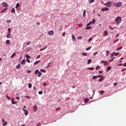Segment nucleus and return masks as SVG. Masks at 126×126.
<instances>
[{
  "label": "nucleus",
  "instance_id": "1",
  "mask_svg": "<svg viewBox=\"0 0 126 126\" xmlns=\"http://www.w3.org/2000/svg\"><path fill=\"white\" fill-rule=\"evenodd\" d=\"M115 21L117 23V24H120L121 22H122V18H120V17H117Z\"/></svg>",
  "mask_w": 126,
  "mask_h": 126
},
{
  "label": "nucleus",
  "instance_id": "2",
  "mask_svg": "<svg viewBox=\"0 0 126 126\" xmlns=\"http://www.w3.org/2000/svg\"><path fill=\"white\" fill-rule=\"evenodd\" d=\"M34 73H35V74H36V75L38 74V77H41V76L42 75V72L39 71L38 69L35 70V72H34Z\"/></svg>",
  "mask_w": 126,
  "mask_h": 126
},
{
  "label": "nucleus",
  "instance_id": "3",
  "mask_svg": "<svg viewBox=\"0 0 126 126\" xmlns=\"http://www.w3.org/2000/svg\"><path fill=\"white\" fill-rule=\"evenodd\" d=\"M112 3H113V2L111 1H108L105 4H104V5L107 7H110V6H112Z\"/></svg>",
  "mask_w": 126,
  "mask_h": 126
},
{
  "label": "nucleus",
  "instance_id": "4",
  "mask_svg": "<svg viewBox=\"0 0 126 126\" xmlns=\"http://www.w3.org/2000/svg\"><path fill=\"white\" fill-rule=\"evenodd\" d=\"M122 4H123V2H118L116 3V7H121V6H122Z\"/></svg>",
  "mask_w": 126,
  "mask_h": 126
},
{
  "label": "nucleus",
  "instance_id": "5",
  "mask_svg": "<svg viewBox=\"0 0 126 126\" xmlns=\"http://www.w3.org/2000/svg\"><path fill=\"white\" fill-rule=\"evenodd\" d=\"M22 110H23L24 114L25 116H27L28 115V110H25L24 108H22Z\"/></svg>",
  "mask_w": 126,
  "mask_h": 126
},
{
  "label": "nucleus",
  "instance_id": "6",
  "mask_svg": "<svg viewBox=\"0 0 126 126\" xmlns=\"http://www.w3.org/2000/svg\"><path fill=\"white\" fill-rule=\"evenodd\" d=\"M2 4L4 7H6V8L8 7V4H7V3H6V2H3Z\"/></svg>",
  "mask_w": 126,
  "mask_h": 126
},
{
  "label": "nucleus",
  "instance_id": "7",
  "mask_svg": "<svg viewBox=\"0 0 126 126\" xmlns=\"http://www.w3.org/2000/svg\"><path fill=\"white\" fill-rule=\"evenodd\" d=\"M100 63H103L104 65H107V64L109 63V62H108V61H101Z\"/></svg>",
  "mask_w": 126,
  "mask_h": 126
},
{
  "label": "nucleus",
  "instance_id": "8",
  "mask_svg": "<svg viewBox=\"0 0 126 126\" xmlns=\"http://www.w3.org/2000/svg\"><path fill=\"white\" fill-rule=\"evenodd\" d=\"M48 35H49L50 36H52L53 35V34H54V31L51 30L50 31H49L48 32Z\"/></svg>",
  "mask_w": 126,
  "mask_h": 126
},
{
  "label": "nucleus",
  "instance_id": "9",
  "mask_svg": "<svg viewBox=\"0 0 126 126\" xmlns=\"http://www.w3.org/2000/svg\"><path fill=\"white\" fill-rule=\"evenodd\" d=\"M109 8L108 7H103L101 9V11H108Z\"/></svg>",
  "mask_w": 126,
  "mask_h": 126
},
{
  "label": "nucleus",
  "instance_id": "10",
  "mask_svg": "<svg viewBox=\"0 0 126 126\" xmlns=\"http://www.w3.org/2000/svg\"><path fill=\"white\" fill-rule=\"evenodd\" d=\"M11 103L13 105H15V104H17V102H14V98H13V97L11 98Z\"/></svg>",
  "mask_w": 126,
  "mask_h": 126
},
{
  "label": "nucleus",
  "instance_id": "11",
  "mask_svg": "<svg viewBox=\"0 0 126 126\" xmlns=\"http://www.w3.org/2000/svg\"><path fill=\"white\" fill-rule=\"evenodd\" d=\"M72 41H73V42H75V41H76V38H75L74 34L72 35Z\"/></svg>",
  "mask_w": 126,
  "mask_h": 126
},
{
  "label": "nucleus",
  "instance_id": "12",
  "mask_svg": "<svg viewBox=\"0 0 126 126\" xmlns=\"http://www.w3.org/2000/svg\"><path fill=\"white\" fill-rule=\"evenodd\" d=\"M6 38H11V34H10V33H8L7 34Z\"/></svg>",
  "mask_w": 126,
  "mask_h": 126
},
{
  "label": "nucleus",
  "instance_id": "13",
  "mask_svg": "<svg viewBox=\"0 0 126 126\" xmlns=\"http://www.w3.org/2000/svg\"><path fill=\"white\" fill-rule=\"evenodd\" d=\"M104 78H105V77H103L102 78H100L98 79V82H101V81H103L104 80Z\"/></svg>",
  "mask_w": 126,
  "mask_h": 126
},
{
  "label": "nucleus",
  "instance_id": "14",
  "mask_svg": "<svg viewBox=\"0 0 126 126\" xmlns=\"http://www.w3.org/2000/svg\"><path fill=\"white\" fill-rule=\"evenodd\" d=\"M40 62H41V61H40V60L35 61L34 63V65H37V64H38V63H40Z\"/></svg>",
  "mask_w": 126,
  "mask_h": 126
},
{
  "label": "nucleus",
  "instance_id": "15",
  "mask_svg": "<svg viewBox=\"0 0 126 126\" xmlns=\"http://www.w3.org/2000/svg\"><path fill=\"white\" fill-rule=\"evenodd\" d=\"M103 33L104 34V36H108V31L107 30L104 31Z\"/></svg>",
  "mask_w": 126,
  "mask_h": 126
},
{
  "label": "nucleus",
  "instance_id": "16",
  "mask_svg": "<svg viewBox=\"0 0 126 126\" xmlns=\"http://www.w3.org/2000/svg\"><path fill=\"white\" fill-rule=\"evenodd\" d=\"M26 63V61L25 60H23L21 62V64H25Z\"/></svg>",
  "mask_w": 126,
  "mask_h": 126
},
{
  "label": "nucleus",
  "instance_id": "17",
  "mask_svg": "<svg viewBox=\"0 0 126 126\" xmlns=\"http://www.w3.org/2000/svg\"><path fill=\"white\" fill-rule=\"evenodd\" d=\"M6 44H7V45H9L10 44V40H6Z\"/></svg>",
  "mask_w": 126,
  "mask_h": 126
},
{
  "label": "nucleus",
  "instance_id": "18",
  "mask_svg": "<svg viewBox=\"0 0 126 126\" xmlns=\"http://www.w3.org/2000/svg\"><path fill=\"white\" fill-rule=\"evenodd\" d=\"M110 69H112V67L111 66H108L107 68V69H106V71L108 72V71H110Z\"/></svg>",
  "mask_w": 126,
  "mask_h": 126
},
{
  "label": "nucleus",
  "instance_id": "19",
  "mask_svg": "<svg viewBox=\"0 0 126 126\" xmlns=\"http://www.w3.org/2000/svg\"><path fill=\"white\" fill-rule=\"evenodd\" d=\"M91 28H92V27H91V26H87V27H86L85 28V29L86 30H90V29H91Z\"/></svg>",
  "mask_w": 126,
  "mask_h": 126
},
{
  "label": "nucleus",
  "instance_id": "20",
  "mask_svg": "<svg viewBox=\"0 0 126 126\" xmlns=\"http://www.w3.org/2000/svg\"><path fill=\"white\" fill-rule=\"evenodd\" d=\"M99 94H100V95H103V94H104V93H105V91H100L99 92Z\"/></svg>",
  "mask_w": 126,
  "mask_h": 126
},
{
  "label": "nucleus",
  "instance_id": "21",
  "mask_svg": "<svg viewBox=\"0 0 126 126\" xmlns=\"http://www.w3.org/2000/svg\"><path fill=\"white\" fill-rule=\"evenodd\" d=\"M11 13H15V9L14 8H13L11 10Z\"/></svg>",
  "mask_w": 126,
  "mask_h": 126
},
{
  "label": "nucleus",
  "instance_id": "22",
  "mask_svg": "<svg viewBox=\"0 0 126 126\" xmlns=\"http://www.w3.org/2000/svg\"><path fill=\"white\" fill-rule=\"evenodd\" d=\"M89 102V98H85L84 100L85 103H88Z\"/></svg>",
  "mask_w": 126,
  "mask_h": 126
},
{
  "label": "nucleus",
  "instance_id": "23",
  "mask_svg": "<svg viewBox=\"0 0 126 126\" xmlns=\"http://www.w3.org/2000/svg\"><path fill=\"white\" fill-rule=\"evenodd\" d=\"M37 106L35 105L33 107V111H34V112H36V111H37Z\"/></svg>",
  "mask_w": 126,
  "mask_h": 126
},
{
  "label": "nucleus",
  "instance_id": "24",
  "mask_svg": "<svg viewBox=\"0 0 126 126\" xmlns=\"http://www.w3.org/2000/svg\"><path fill=\"white\" fill-rule=\"evenodd\" d=\"M20 66H21V65H20V64H19L18 65L16 66V68L17 69H20Z\"/></svg>",
  "mask_w": 126,
  "mask_h": 126
},
{
  "label": "nucleus",
  "instance_id": "25",
  "mask_svg": "<svg viewBox=\"0 0 126 126\" xmlns=\"http://www.w3.org/2000/svg\"><path fill=\"white\" fill-rule=\"evenodd\" d=\"M81 55L82 56H84L85 57H87V53H85V52H84V53H82L81 54Z\"/></svg>",
  "mask_w": 126,
  "mask_h": 126
},
{
  "label": "nucleus",
  "instance_id": "26",
  "mask_svg": "<svg viewBox=\"0 0 126 126\" xmlns=\"http://www.w3.org/2000/svg\"><path fill=\"white\" fill-rule=\"evenodd\" d=\"M28 87H29V88L31 89V88H32V84L31 83H29L28 84Z\"/></svg>",
  "mask_w": 126,
  "mask_h": 126
},
{
  "label": "nucleus",
  "instance_id": "27",
  "mask_svg": "<svg viewBox=\"0 0 126 126\" xmlns=\"http://www.w3.org/2000/svg\"><path fill=\"white\" fill-rule=\"evenodd\" d=\"M15 56V53H13L12 55L10 56V58H11V59H12V58H14Z\"/></svg>",
  "mask_w": 126,
  "mask_h": 126
},
{
  "label": "nucleus",
  "instance_id": "28",
  "mask_svg": "<svg viewBox=\"0 0 126 126\" xmlns=\"http://www.w3.org/2000/svg\"><path fill=\"white\" fill-rule=\"evenodd\" d=\"M26 57L27 58V59H29L30 60V59H31V57H30V56L28 55H26Z\"/></svg>",
  "mask_w": 126,
  "mask_h": 126
},
{
  "label": "nucleus",
  "instance_id": "29",
  "mask_svg": "<svg viewBox=\"0 0 126 126\" xmlns=\"http://www.w3.org/2000/svg\"><path fill=\"white\" fill-rule=\"evenodd\" d=\"M86 13V10H84V11H83V17H85V16H86V15H85Z\"/></svg>",
  "mask_w": 126,
  "mask_h": 126
},
{
  "label": "nucleus",
  "instance_id": "30",
  "mask_svg": "<svg viewBox=\"0 0 126 126\" xmlns=\"http://www.w3.org/2000/svg\"><path fill=\"white\" fill-rule=\"evenodd\" d=\"M7 122H3V124H2V126H7Z\"/></svg>",
  "mask_w": 126,
  "mask_h": 126
},
{
  "label": "nucleus",
  "instance_id": "31",
  "mask_svg": "<svg viewBox=\"0 0 126 126\" xmlns=\"http://www.w3.org/2000/svg\"><path fill=\"white\" fill-rule=\"evenodd\" d=\"M119 54H120V53H116V52H113L112 53V54L113 55V56H118V55H119Z\"/></svg>",
  "mask_w": 126,
  "mask_h": 126
},
{
  "label": "nucleus",
  "instance_id": "32",
  "mask_svg": "<svg viewBox=\"0 0 126 126\" xmlns=\"http://www.w3.org/2000/svg\"><path fill=\"white\" fill-rule=\"evenodd\" d=\"M93 92L94 93L93 94L92 97L90 98L91 99H93V96H94V94H95V91L93 90Z\"/></svg>",
  "mask_w": 126,
  "mask_h": 126
},
{
  "label": "nucleus",
  "instance_id": "33",
  "mask_svg": "<svg viewBox=\"0 0 126 126\" xmlns=\"http://www.w3.org/2000/svg\"><path fill=\"white\" fill-rule=\"evenodd\" d=\"M5 10H7V8H6L4 9H3V10L1 11L0 13H2L3 12H4V11H5Z\"/></svg>",
  "mask_w": 126,
  "mask_h": 126
},
{
  "label": "nucleus",
  "instance_id": "34",
  "mask_svg": "<svg viewBox=\"0 0 126 126\" xmlns=\"http://www.w3.org/2000/svg\"><path fill=\"white\" fill-rule=\"evenodd\" d=\"M19 6H20V5L19 4V3H17L16 5V8H18Z\"/></svg>",
  "mask_w": 126,
  "mask_h": 126
},
{
  "label": "nucleus",
  "instance_id": "35",
  "mask_svg": "<svg viewBox=\"0 0 126 126\" xmlns=\"http://www.w3.org/2000/svg\"><path fill=\"white\" fill-rule=\"evenodd\" d=\"M91 62H92V60L89 59L88 60V64H90V63H91Z\"/></svg>",
  "mask_w": 126,
  "mask_h": 126
},
{
  "label": "nucleus",
  "instance_id": "36",
  "mask_svg": "<svg viewBox=\"0 0 126 126\" xmlns=\"http://www.w3.org/2000/svg\"><path fill=\"white\" fill-rule=\"evenodd\" d=\"M6 98L8 99V100H11V98H10L8 95H6Z\"/></svg>",
  "mask_w": 126,
  "mask_h": 126
},
{
  "label": "nucleus",
  "instance_id": "37",
  "mask_svg": "<svg viewBox=\"0 0 126 126\" xmlns=\"http://www.w3.org/2000/svg\"><path fill=\"white\" fill-rule=\"evenodd\" d=\"M89 69H90V70H94L95 69V68H94V67H90L89 68Z\"/></svg>",
  "mask_w": 126,
  "mask_h": 126
},
{
  "label": "nucleus",
  "instance_id": "38",
  "mask_svg": "<svg viewBox=\"0 0 126 126\" xmlns=\"http://www.w3.org/2000/svg\"><path fill=\"white\" fill-rule=\"evenodd\" d=\"M25 98H27V99H31V97L28 95H26V96H25Z\"/></svg>",
  "mask_w": 126,
  "mask_h": 126
},
{
  "label": "nucleus",
  "instance_id": "39",
  "mask_svg": "<svg viewBox=\"0 0 126 126\" xmlns=\"http://www.w3.org/2000/svg\"><path fill=\"white\" fill-rule=\"evenodd\" d=\"M97 78V76H93L92 79L94 80V79H96Z\"/></svg>",
  "mask_w": 126,
  "mask_h": 126
},
{
  "label": "nucleus",
  "instance_id": "40",
  "mask_svg": "<svg viewBox=\"0 0 126 126\" xmlns=\"http://www.w3.org/2000/svg\"><path fill=\"white\" fill-rule=\"evenodd\" d=\"M92 47H88L86 49V51H89V50H90L91 49Z\"/></svg>",
  "mask_w": 126,
  "mask_h": 126
},
{
  "label": "nucleus",
  "instance_id": "41",
  "mask_svg": "<svg viewBox=\"0 0 126 126\" xmlns=\"http://www.w3.org/2000/svg\"><path fill=\"white\" fill-rule=\"evenodd\" d=\"M109 54H110V51H106V57H107V56L109 55Z\"/></svg>",
  "mask_w": 126,
  "mask_h": 126
},
{
  "label": "nucleus",
  "instance_id": "42",
  "mask_svg": "<svg viewBox=\"0 0 126 126\" xmlns=\"http://www.w3.org/2000/svg\"><path fill=\"white\" fill-rule=\"evenodd\" d=\"M122 49H123V47L121 46L119 48H118L117 49V51H120V50H122Z\"/></svg>",
  "mask_w": 126,
  "mask_h": 126
},
{
  "label": "nucleus",
  "instance_id": "43",
  "mask_svg": "<svg viewBox=\"0 0 126 126\" xmlns=\"http://www.w3.org/2000/svg\"><path fill=\"white\" fill-rule=\"evenodd\" d=\"M91 23H92V22H90L88 24H87V26H90V25H91Z\"/></svg>",
  "mask_w": 126,
  "mask_h": 126
},
{
  "label": "nucleus",
  "instance_id": "44",
  "mask_svg": "<svg viewBox=\"0 0 126 126\" xmlns=\"http://www.w3.org/2000/svg\"><path fill=\"white\" fill-rule=\"evenodd\" d=\"M7 23L9 24V23H11V20H7Z\"/></svg>",
  "mask_w": 126,
  "mask_h": 126
},
{
  "label": "nucleus",
  "instance_id": "45",
  "mask_svg": "<svg viewBox=\"0 0 126 126\" xmlns=\"http://www.w3.org/2000/svg\"><path fill=\"white\" fill-rule=\"evenodd\" d=\"M38 94H39V95H42V94H43V92L42 91H39L38 92Z\"/></svg>",
  "mask_w": 126,
  "mask_h": 126
},
{
  "label": "nucleus",
  "instance_id": "46",
  "mask_svg": "<svg viewBox=\"0 0 126 126\" xmlns=\"http://www.w3.org/2000/svg\"><path fill=\"white\" fill-rule=\"evenodd\" d=\"M40 71H41V72H46V70L45 69H40Z\"/></svg>",
  "mask_w": 126,
  "mask_h": 126
},
{
  "label": "nucleus",
  "instance_id": "47",
  "mask_svg": "<svg viewBox=\"0 0 126 126\" xmlns=\"http://www.w3.org/2000/svg\"><path fill=\"white\" fill-rule=\"evenodd\" d=\"M117 3H115V2H113V6H116V7Z\"/></svg>",
  "mask_w": 126,
  "mask_h": 126
},
{
  "label": "nucleus",
  "instance_id": "48",
  "mask_svg": "<svg viewBox=\"0 0 126 126\" xmlns=\"http://www.w3.org/2000/svg\"><path fill=\"white\" fill-rule=\"evenodd\" d=\"M95 19H93L92 21V24H94V23H95Z\"/></svg>",
  "mask_w": 126,
  "mask_h": 126
},
{
  "label": "nucleus",
  "instance_id": "49",
  "mask_svg": "<svg viewBox=\"0 0 126 126\" xmlns=\"http://www.w3.org/2000/svg\"><path fill=\"white\" fill-rule=\"evenodd\" d=\"M31 44V42H27V46H29Z\"/></svg>",
  "mask_w": 126,
  "mask_h": 126
},
{
  "label": "nucleus",
  "instance_id": "50",
  "mask_svg": "<svg viewBox=\"0 0 126 126\" xmlns=\"http://www.w3.org/2000/svg\"><path fill=\"white\" fill-rule=\"evenodd\" d=\"M97 54H98V52H95L94 53L93 56H96V55H97Z\"/></svg>",
  "mask_w": 126,
  "mask_h": 126
},
{
  "label": "nucleus",
  "instance_id": "51",
  "mask_svg": "<svg viewBox=\"0 0 126 126\" xmlns=\"http://www.w3.org/2000/svg\"><path fill=\"white\" fill-rule=\"evenodd\" d=\"M97 77H98V78H100V77L102 78V77H103V76L101 75H99L97 76Z\"/></svg>",
  "mask_w": 126,
  "mask_h": 126
},
{
  "label": "nucleus",
  "instance_id": "52",
  "mask_svg": "<svg viewBox=\"0 0 126 126\" xmlns=\"http://www.w3.org/2000/svg\"><path fill=\"white\" fill-rule=\"evenodd\" d=\"M40 58H41V56L40 55H38V56H37V57H36V60H37L38 59H40Z\"/></svg>",
  "mask_w": 126,
  "mask_h": 126
},
{
  "label": "nucleus",
  "instance_id": "53",
  "mask_svg": "<svg viewBox=\"0 0 126 126\" xmlns=\"http://www.w3.org/2000/svg\"><path fill=\"white\" fill-rule=\"evenodd\" d=\"M82 36H79L78 37V40H82Z\"/></svg>",
  "mask_w": 126,
  "mask_h": 126
},
{
  "label": "nucleus",
  "instance_id": "54",
  "mask_svg": "<svg viewBox=\"0 0 126 126\" xmlns=\"http://www.w3.org/2000/svg\"><path fill=\"white\" fill-rule=\"evenodd\" d=\"M94 1H95L94 0H91L90 1V3H92L93 2H94Z\"/></svg>",
  "mask_w": 126,
  "mask_h": 126
},
{
  "label": "nucleus",
  "instance_id": "55",
  "mask_svg": "<svg viewBox=\"0 0 126 126\" xmlns=\"http://www.w3.org/2000/svg\"><path fill=\"white\" fill-rule=\"evenodd\" d=\"M113 61H114V58H112V59L109 60L110 63H112V62H113Z\"/></svg>",
  "mask_w": 126,
  "mask_h": 126
},
{
  "label": "nucleus",
  "instance_id": "56",
  "mask_svg": "<svg viewBox=\"0 0 126 126\" xmlns=\"http://www.w3.org/2000/svg\"><path fill=\"white\" fill-rule=\"evenodd\" d=\"M8 33H11V32H10V28H8Z\"/></svg>",
  "mask_w": 126,
  "mask_h": 126
},
{
  "label": "nucleus",
  "instance_id": "57",
  "mask_svg": "<svg viewBox=\"0 0 126 126\" xmlns=\"http://www.w3.org/2000/svg\"><path fill=\"white\" fill-rule=\"evenodd\" d=\"M16 99L17 100H20V97H19V96H17V97H16Z\"/></svg>",
  "mask_w": 126,
  "mask_h": 126
},
{
  "label": "nucleus",
  "instance_id": "58",
  "mask_svg": "<svg viewBox=\"0 0 126 126\" xmlns=\"http://www.w3.org/2000/svg\"><path fill=\"white\" fill-rule=\"evenodd\" d=\"M92 41V37H91L89 39V42H91Z\"/></svg>",
  "mask_w": 126,
  "mask_h": 126
},
{
  "label": "nucleus",
  "instance_id": "59",
  "mask_svg": "<svg viewBox=\"0 0 126 126\" xmlns=\"http://www.w3.org/2000/svg\"><path fill=\"white\" fill-rule=\"evenodd\" d=\"M65 34H66V33L65 32H63L62 34V35L63 36V37H64L65 36Z\"/></svg>",
  "mask_w": 126,
  "mask_h": 126
},
{
  "label": "nucleus",
  "instance_id": "60",
  "mask_svg": "<svg viewBox=\"0 0 126 126\" xmlns=\"http://www.w3.org/2000/svg\"><path fill=\"white\" fill-rule=\"evenodd\" d=\"M26 61L27 63H30V60H29V59H27Z\"/></svg>",
  "mask_w": 126,
  "mask_h": 126
},
{
  "label": "nucleus",
  "instance_id": "61",
  "mask_svg": "<svg viewBox=\"0 0 126 126\" xmlns=\"http://www.w3.org/2000/svg\"><path fill=\"white\" fill-rule=\"evenodd\" d=\"M98 72L99 74H101V73H103V71H99Z\"/></svg>",
  "mask_w": 126,
  "mask_h": 126
},
{
  "label": "nucleus",
  "instance_id": "62",
  "mask_svg": "<svg viewBox=\"0 0 126 126\" xmlns=\"http://www.w3.org/2000/svg\"><path fill=\"white\" fill-rule=\"evenodd\" d=\"M95 68L96 70H97L98 68H100V67L99 66H97Z\"/></svg>",
  "mask_w": 126,
  "mask_h": 126
},
{
  "label": "nucleus",
  "instance_id": "63",
  "mask_svg": "<svg viewBox=\"0 0 126 126\" xmlns=\"http://www.w3.org/2000/svg\"><path fill=\"white\" fill-rule=\"evenodd\" d=\"M124 70H126V68H123V69H122V71H124Z\"/></svg>",
  "mask_w": 126,
  "mask_h": 126
},
{
  "label": "nucleus",
  "instance_id": "64",
  "mask_svg": "<svg viewBox=\"0 0 126 126\" xmlns=\"http://www.w3.org/2000/svg\"><path fill=\"white\" fill-rule=\"evenodd\" d=\"M123 65V66H126V63H124Z\"/></svg>",
  "mask_w": 126,
  "mask_h": 126
}]
</instances>
